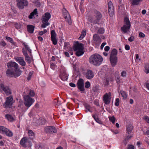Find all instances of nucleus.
<instances>
[{"label": "nucleus", "instance_id": "f257e3e1", "mask_svg": "<svg viewBox=\"0 0 149 149\" xmlns=\"http://www.w3.org/2000/svg\"><path fill=\"white\" fill-rule=\"evenodd\" d=\"M103 61V58L100 55L95 54L91 55L89 58V62L93 65L98 66Z\"/></svg>", "mask_w": 149, "mask_h": 149}, {"label": "nucleus", "instance_id": "f03ea898", "mask_svg": "<svg viewBox=\"0 0 149 149\" xmlns=\"http://www.w3.org/2000/svg\"><path fill=\"white\" fill-rule=\"evenodd\" d=\"M83 45L78 42L74 45V50L75 51H76V54L78 56H81L84 54V52L83 51Z\"/></svg>", "mask_w": 149, "mask_h": 149}, {"label": "nucleus", "instance_id": "7ed1b4c3", "mask_svg": "<svg viewBox=\"0 0 149 149\" xmlns=\"http://www.w3.org/2000/svg\"><path fill=\"white\" fill-rule=\"evenodd\" d=\"M51 17V15L49 13H45L42 16V24L41 25L42 28H45L47 26L49 25L50 24L48 22Z\"/></svg>", "mask_w": 149, "mask_h": 149}, {"label": "nucleus", "instance_id": "20e7f679", "mask_svg": "<svg viewBox=\"0 0 149 149\" xmlns=\"http://www.w3.org/2000/svg\"><path fill=\"white\" fill-rule=\"evenodd\" d=\"M23 98L24 104L28 108L30 107L35 101L34 99L31 97L29 95H24Z\"/></svg>", "mask_w": 149, "mask_h": 149}, {"label": "nucleus", "instance_id": "39448f33", "mask_svg": "<svg viewBox=\"0 0 149 149\" xmlns=\"http://www.w3.org/2000/svg\"><path fill=\"white\" fill-rule=\"evenodd\" d=\"M21 72L15 71L14 70L8 69L6 72L7 76L9 77H17L21 74Z\"/></svg>", "mask_w": 149, "mask_h": 149}, {"label": "nucleus", "instance_id": "423d86ee", "mask_svg": "<svg viewBox=\"0 0 149 149\" xmlns=\"http://www.w3.org/2000/svg\"><path fill=\"white\" fill-rule=\"evenodd\" d=\"M124 24L121 28V31L125 33H127L130 29L131 26V24L129 18L127 17H125L124 19Z\"/></svg>", "mask_w": 149, "mask_h": 149}, {"label": "nucleus", "instance_id": "0eeeda50", "mask_svg": "<svg viewBox=\"0 0 149 149\" xmlns=\"http://www.w3.org/2000/svg\"><path fill=\"white\" fill-rule=\"evenodd\" d=\"M20 144L22 147L26 148L27 146L31 147L32 146L31 142L29 140V138L26 137H23L21 139Z\"/></svg>", "mask_w": 149, "mask_h": 149}, {"label": "nucleus", "instance_id": "6e6552de", "mask_svg": "<svg viewBox=\"0 0 149 149\" xmlns=\"http://www.w3.org/2000/svg\"><path fill=\"white\" fill-rule=\"evenodd\" d=\"M8 68H10L11 69L14 70L15 71L21 72L19 69L18 68V65L15 62L10 61L8 62L7 64Z\"/></svg>", "mask_w": 149, "mask_h": 149}, {"label": "nucleus", "instance_id": "1a4fd4ad", "mask_svg": "<svg viewBox=\"0 0 149 149\" xmlns=\"http://www.w3.org/2000/svg\"><path fill=\"white\" fill-rule=\"evenodd\" d=\"M14 102H13V98L12 96H10L6 97V100L5 104L3 106L6 108L11 107Z\"/></svg>", "mask_w": 149, "mask_h": 149}, {"label": "nucleus", "instance_id": "9d476101", "mask_svg": "<svg viewBox=\"0 0 149 149\" xmlns=\"http://www.w3.org/2000/svg\"><path fill=\"white\" fill-rule=\"evenodd\" d=\"M44 132L49 134L55 133L57 132V130L55 127L53 126H47L44 128Z\"/></svg>", "mask_w": 149, "mask_h": 149}, {"label": "nucleus", "instance_id": "9b49d317", "mask_svg": "<svg viewBox=\"0 0 149 149\" xmlns=\"http://www.w3.org/2000/svg\"><path fill=\"white\" fill-rule=\"evenodd\" d=\"M63 16L66 20L68 22L69 24H71V20L69 13L66 9L64 8L62 10Z\"/></svg>", "mask_w": 149, "mask_h": 149}, {"label": "nucleus", "instance_id": "f8f14e48", "mask_svg": "<svg viewBox=\"0 0 149 149\" xmlns=\"http://www.w3.org/2000/svg\"><path fill=\"white\" fill-rule=\"evenodd\" d=\"M17 2V6L20 9H23L24 6H28L29 3L26 0H16Z\"/></svg>", "mask_w": 149, "mask_h": 149}, {"label": "nucleus", "instance_id": "ddd939ff", "mask_svg": "<svg viewBox=\"0 0 149 149\" xmlns=\"http://www.w3.org/2000/svg\"><path fill=\"white\" fill-rule=\"evenodd\" d=\"M0 88L4 91L6 95H8L11 94V90L8 86H5L2 84L0 85Z\"/></svg>", "mask_w": 149, "mask_h": 149}, {"label": "nucleus", "instance_id": "4468645a", "mask_svg": "<svg viewBox=\"0 0 149 149\" xmlns=\"http://www.w3.org/2000/svg\"><path fill=\"white\" fill-rule=\"evenodd\" d=\"M111 93H105L103 96V100L104 102L106 104H109L110 102Z\"/></svg>", "mask_w": 149, "mask_h": 149}, {"label": "nucleus", "instance_id": "2eb2a0df", "mask_svg": "<svg viewBox=\"0 0 149 149\" xmlns=\"http://www.w3.org/2000/svg\"><path fill=\"white\" fill-rule=\"evenodd\" d=\"M108 12L109 15L112 17L114 14V7L113 4L111 1H109L108 3Z\"/></svg>", "mask_w": 149, "mask_h": 149}, {"label": "nucleus", "instance_id": "dca6fc26", "mask_svg": "<svg viewBox=\"0 0 149 149\" xmlns=\"http://www.w3.org/2000/svg\"><path fill=\"white\" fill-rule=\"evenodd\" d=\"M51 40L53 44L56 45L57 43V39L56 38V35L54 30H52L51 32Z\"/></svg>", "mask_w": 149, "mask_h": 149}, {"label": "nucleus", "instance_id": "f3484780", "mask_svg": "<svg viewBox=\"0 0 149 149\" xmlns=\"http://www.w3.org/2000/svg\"><path fill=\"white\" fill-rule=\"evenodd\" d=\"M95 13L96 15V19L93 22H92L93 23V24H98V22H99L100 20L102 17V15L100 12L97 10L95 11Z\"/></svg>", "mask_w": 149, "mask_h": 149}, {"label": "nucleus", "instance_id": "a211bd4d", "mask_svg": "<svg viewBox=\"0 0 149 149\" xmlns=\"http://www.w3.org/2000/svg\"><path fill=\"white\" fill-rule=\"evenodd\" d=\"M78 88L81 91H84V82L83 80L81 79H79L77 83Z\"/></svg>", "mask_w": 149, "mask_h": 149}, {"label": "nucleus", "instance_id": "6ab92c4d", "mask_svg": "<svg viewBox=\"0 0 149 149\" xmlns=\"http://www.w3.org/2000/svg\"><path fill=\"white\" fill-rule=\"evenodd\" d=\"M22 52L25 57L26 61L28 63H30L31 62V58L28 55L27 51L25 49L24 47L22 48Z\"/></svg>", "mask_w": 149, "mask_h": 149}, {"label": "nucleus", "instance_id": "aec40b11", "mask_svg": "<svg viewBox=\"0 0 149 149\" xmlns=\"http://www.w3.org/2000/svg\"><path fill=\"white\" fill-rule=\"evenodd\" d=\"M15 59L22 66H25L26 65V63L24 60L23 57H16L15 58Z\"/></svg>", "mask_w": 149, "mask_h": 149}, {"label": "nucleus", "instance_id": "412c9836", "mask_svg": "<svg viewBox=\"0 0 149 149\" xmlns=\"http://www.w3.org/2000/svg\"><path fill=\"white\" fill-rule=\"evenodd\" d=\"M94 77V74L91 70H88L85 74V77L88 79L92 78Z\"/></svg>", "mask_w": 149, "mask_h": 149}, {"label": "nucleus", "instance_id": "4be33fe9", "mask_svg": "<svg viewBox=\"0 0 149 149\" xmlns=\"http://www.w3.org/2000/svg\"><path fill=\"white\" fill-rule=\"evenodd\" d=\"M110 59L112 66H115L116 64L118 61L117 56H110Z\"/></svg>", "mask_w": 149, "mask_h": 149}, {"label": "nucleus", "instance_id": "5701e85b", "mask_svg": "<svg viewBox=\"0 0 149 149\" xmlns=\"http://www.w3.org/2000/svg\"><path fill=\"white\" fill-rule=\"evenodd\" d=\"M35 27L31 25H28L27 26L28 31L30 33H33Z\"/></svg>", "mask_w": 149, "mask_h": 149}, {"label": "nucleus", "instance_id": "b1692460", "mask_svg": "<svg viewBox=\"0 0 149 149\" xmlns=\"http://www.w3.org/2000/svg\"><path fill=\"white\" fill-rule=\"evenodd\" d=\"M37 122V124L38 125H42L45 124L46 122L45 120L43 118H39Z\"/></svg>", "mask_w": 149, "mask_h": 149}, {"label": "nucleus", "instance_id": "393cba45", "mask_svg": "<svg viewBox=\"0 0 149 149\" xmlns=\"http://www.w3.org/2000/svg\"><path fill=\"white\" fill-rule=\"evenodd\" d=\"M22 44L25 47V48H24L25 50L26 49L30 53V55L31 56V53L32 52L31 50L30 49L29 46L27 45L24 42H23Z\"/></svg>", "mask_w": 149, "mask_h": 149}, {"label": "nucleus", "instance_id": "a878e982", "mask_svg": "<svg viewBox=\"0 0 149 149\" xmlns=\"http://www.w3.org/2000/svg\"><path fill=\"white\" fill-rule=\"evenodd\" d=\"M133 127L131 125H128L127 127V133L129 134L131 133L133 129Z\"/></svg>", "mask_w": 149, "mask_h": 149}, {"label": "nucleus", "instance_id": "bb28decb", "mask_svg": "<svg viewBox=\"0 0 149 149\" xmlns=\"http://www.w3.org/2000/svg\"><path fill=\"white\" fill-rule=\"evenodd\" d=\"M5 117L10 122H13L15 120L14 118L11 115L9 114H6Z\"/></svg>", "mask_w": 149, "mask_h": 149}, {"label": "nucleus", "instance_id": "cd10ccee", "mask_svg": "<svg viewBox=\"0 0 149 149\" xmlns=\"http://www.w3.org/2000/svg\"><path fill=\"white\" fill-rule=\"evenodd\" d=\"M141 1L142 0H131V3L133 5H139Z\"/></svg>", "mask_w": 149, "mask_h": 149}, {"label": "nucleus", "instance_id": "c85d7f7f", "mask_svg": "<svg viewBox=\"0 0 149 149\" xmlns=\"http://www.w3.org/2000/svg\"><path fill=\"white\" fill-rule=\"evenodd\" d=\"M86 31L85 30H84L81 32L80 36L79 37L78 39L79 40H82L86 35Z\"/></svg>", "mask_w": 149, "mask_h": 149}, {"label": "nucleus", "instance_id": "c756f323", "mask_svg": "<svg viewBox=\"0 0 149 149\" xmlns=\"http://www.w3.org/2000/svg\"><path fill=\"white\" fill-rule=\"evenodd\" d=\"M28 135L30 139H33L34 137V135L33 131L29 130L28 132Z\"/></svg>", "mask_w": 149, "mask_h": 149}, {"label": "nucleus", "instance_id": "7c9ffc66", "mask_svg": "<svg viewBox=\"0 0 149 149\" xmlns=\"http://www.w3.org/2000/svg\"><path fill=\"white\" fill-rule=\"evenodd\" d=\"M4 133H5L7 136L9 137H11L13 135L12 132L8 129H7V130Z\"/></svg>", "mask_w": 149, "mask_h": 149}, {"label": "nucleus", "instance_id": "2f4dec72", "mask_svg": "<svg viewBox=\"0 0 149 149\" xmlns=\"http://www.w3.org/2000/svg\"><path fill=\"white\" fill-rule=\"evenodd\" d=\"M117 52V50L116 49H113L111 52L110 56H116Z\"/></svg>", "mask_w": 149, "mask_h": 149}, {"label": "nucleus", "instance_id": "473e14b6", "mask_svg": "<svg viewBox=\"0 0 149 149\" xmlns=\"http://www.w3.org/2000/svg\"><path fill=\"white\" fill-rule=\"evenodd\" d=\"M7 128L3 126H0V133H4Z\"/></svg>", "mask_w": 149, "mask_h": 149}, {"label": "nucleus", "instance_id": "72a5a7b5", "mask_svg": "<svg viewBox=\"0 0 149 149\" xmlns=\"http://www.w3.org/2000/svg\"><path fill=\"white\" fill-rule=\"evenodd\" d=\"M120 93L124 99H126L127 97V94L125 91H120Z\"/></svg>", "mask_w": 149, "mask_h": 149}, {"label": "nucleus", "instance_id": "f704fd0d", "mask_svg": "<svg viewBox=\"0 0 149 149\" xmlns=\"http://www.w3.org/2000/svg\"><path fill=\"white\" fill-rule=\"evenodd\" d=\"M145 68V72L147 74L149 73V64L148 63L146 64Z\"/></svg>", "mask_w": 149, "mask_h": 149}, {"label": "nucleus", "instance_id": "c9c22d12", "mask_svg": "<svg viewBox=\"0 0 149 149\" xmlns=\"http://www.w3.org/2000/svg\"><path fill=\"white\" fill-rule=\"evenodd\" d=\"M6 40L11 42L13 45L15 44V42L12 38L8 36H6Z\"/></svg>", "mask_w": 149, "mask_h": 149}, {"label": "nucleus", "instance_id": "e433bc0d", "mask_svg": "<svg viewBox=\"0 0 149 149\" xmlns=\"http://www.w3.org/2000/svg\"><path fill=\"white\" fill-rule=\"evenodd\" d=\"M109 120L113 123H115L116 119L114 116H109Z\"/></svg>", "mask_w": 149, "mask_h": 149}, {"label": "nucleus", "instance_id": "4c0bfd02", "mask_svg": "<svg viewBox=\"0 0 149 149\" xmlns=\"http://www.w3.org/2000/svg\"><path fill=\"white\" fill-rule=\"evenodd\" d=\"M93 39L95 41H97L100 39V37L97 34H95L93 36Z\"/></svg>", "mask_w": 149, "mask_h": 149}, {"label": "nucleus", "instance_id": "58836bf2", "mask_svg": "<svg viewBox=\"0 0 149 149\" xmlns=\"http://www.w3.org/2000/svg\"><path fill=\"white\" fill-rule=\"evenodd\" d=\"M96 114L93 115V117L95 119V120L96 121V122H97L98 123H100L101 121L98 118H97L96 117Z\"/></svg>", "mask_w": 149, "mask_h": 149}, {"label": "nucleus", "instance_id": "ea45409f", "mask_svg": "<svg viewBox=\"0 0 149 149\" xmlns=\"http://www.w3.org/2000/svg\"><path fill=\"white\" fill-rule=\"evenodd\" d=\"M85 108L87 110L86 111V112H87V110L90 112H91L90 110L91 107L89 105L87 104H85Z\"/></svg>", "mask_w": 149, "mask_h": 149}, {"label": "nucleus", "instance_id": "a19ab883", "mask_svg": "<svg viewBox=\"0 0 149 149\" xmlns=\"http://www.w3.org/2000/svg\"><path fill=\"white\" fill-rule=\"evenodd\" d=\"M104 31V29L102 28H100L98 30V33L101 34H103Z\"/></svg>", "mask_w": 149, "mask_h": 149}, {"label": "nucleus", "instance_id": "79ce46f5", "mask_svg": "<svg viewBox=\"0 0 149 149\" xmlns=\"http://www.w3.org/2000/svg\"><path fill=\"white\" fill-rule=\"evenodd\" d=\"M35 95L34 91L33 90H31L30 91L29 93V95L30 97H33Z\"/></svg>", "mask_w": 149, "mask_h": 149}, {"label": "nucleus", "instance_id": "37998d69", "mask_svg": "<svg viewBox=\"0 0 149 149\" xmlns=\"http://www.w3.org/2000/svg\"><path fill=\"white\" fill-rule=\"evenodd\" d=\"M64 47L65 49H68L70 47L69 44L68 43L65 42L64 44Z\"/></svg>", "mask_w": 149, "mask_h": 149}, {"label": "nucleus", "instance_id": "c03bdc74", "mask_svg": "<svg viewBox=\"0 0 149 149\" xmlns=\"http://www.w3.org/2000/svg\"><path fill=\"white\" fill-rule=\"evenodd\" d=\"M90 83L89 81H87L86 82L85 84V87L86 88H88L90 87Z\"/></svg>", "mask_w": 149, "mask_h": 149}, {"label": "nucleus", "instance_id": "a18cd8bd", "mask_svg": "<svg viewBox=\"0 0 149 149\" xmlns=\"http://www.w3.org/2000/svg\"><path fill=\"white\" fill-rule=\"evenodd\" d=\"M119 98H116V100L115 103V106H119Z\"/></svg>", "mask_w": 149, "mask_h": 149}, {"label": "nucleus", "instance_id": "49530a36", "mask_svg": "<svg viewBox=\"0 0 149 149\" xmlns=\"http://www.w3.org/2000/svg\"><path fill=\"white\" fill-rule=\"evenodd\" d=\"M33 3H35L36 5H37V6H39L40 5V3L39 1L38 0H35L33 2Z\"/></svg>", "mask_w": 149, "mask_h": 149}, {"label": "nucleus", "instance_id": "de8ad7c7", "mask_svg": "<svg viewBox=\"0 0 149 149\" xmlns=\"http://www.w3.org/2000/svg\"><path fill=\"white\" fill-rule=\"evenodd\" d=\"M39 118L38 117H34L33 118V123H36L37 124V122L39 120Z\"/></svg>", "mask_w": 149, "mask_h": 149}, {"label": "nucleus", "instance_id": "09e8293b", "mask_svg": "<svg viewBox=\"0 0 149 149\" xmlns=\"http://www.w3.org/2000/svg\"><path fill=\"white\" fill-rule=\"evenodd\" d=\"M126 72L125 71H123L121 73V76L123 77H125L126 76Z\"/></svg>", "mask_w": 149, "mask_h": 149}, {"label": "nucleus", "instance_id": "8fccbe9b", "mask_svg": "<svg viewBox=\"0 0 149 149\" xmlns=\"http://www.w3.org/2000/svg\"><path fill=\"white\" fill-rule=\"evenodd\" d=\"M32 74H33V72H31L29 73L28 74V76L27 78V79L28 80H29L30 79L32 75Z\"/></svg>", "mask_w": 149, "mask_h": 149}, {"label": "nucleus", "instance_id": "3c124183", "mask_svg": "<svg viewBox=\"0 0 149 149\" xmlns=\"http://www.w3.org/2000/svg\"><path fill=\"white\" fill-rule=\"evenodd\" d=\"M134 147L132 145H128V147L127 149H134Z\"/></svg>", "mask_w": 149, "mask_h": 149}, {"label": "nucleus", "instance_id": "603ef678", "mask_svg": "<svg viewBox=\"0 0 149 149\" xmlns=\"http://www.w3.org/2000/svg\"><path fill=\"white\" fill-rule=\"evenodd\" d=\"M6 45V43L4 41H1L0 42V45L3 47H4Z\"/></svg>", "mask_w": 149, "mask_h": 149}, {"label": "nucleus", "instance_id": "864d4df0", "mask_svg": "<svg viewBox=\"0 0 149 149\" xmlns=\"http://www.w3.org/2000/svg\"><path fill=\"white\" fill-rule=\"evenodd\" d=\"M139 36L140 38H144L145 36V35L143 33L140 32L139 33Z\"/></svg>", "mask_w": 149, "mask_h": 149}, {"label": "nucleus", "instance_id": "5fc2aeb1", "mask_svg": "<svg viewBox=\"0 0 149 149\" xmlns=\"http://www.w3.org/2000/svg\"><path fill=\"white\" fill-rule=\"evenodd\" d=\"M133 134H131L130 135H127L126 138L128 140L131 139L133 136Z\"/></svg>", "mask_w": 149, "mask_h": 149}, {"label": "nucleus", "instance_id": "6e6d98bb", "mask_svg": "<svg viewBox=\"0 0 149 149\" xmlns=\"http://www.w3.org/2000/svg\"><path fill=\"white\" fill-rule=\"evenodd\" d=\"M143 119L145 120L148 123H149V117L148 116H145L144 117Z\"/></svg>", "mask_w": 149, "mask_h": 149}, {"label": "nucleus", "instance_id": "4d7b16f0", "mask_svg": "<svg viewBox=\"0 0 149 149\" xmlns=\"http://www.w3.org/2000/svg\"><path fill=\"white\" fill-rule=\"evenodd\" d=\"M143 132L144 134L149 135V129H148L146 131H143Z\"/></svg>", "mask_w": 149, "mask_h": 149}, {"label": "nucleus", "instance_id": "13d9d810", "mask_svg": "<svg viewBox=\"0 0 149 149\" xmlns=\"http://www.w3.org/2000/svg\"><path fill=\"white\" fill-rule=\"evenodd\" d=\"M15 26L17 29H19L20 28V26L17 23L15 24Z\"/></svg>", "mask_w": 149, "mask_h": 149}, {"label": "nucleus", "instance_id": "bf43d9fd", "mask_svg": "<svg viewBox=\"0 0 149 149\" xmlns=\"http://www.w3.org/2000/svg\"><path fill=\"white\" fill-rule=\"evenodd\" d=\"M68 52L71 55H72L73 54V52H72V49L70 47L69 49Z\"/></svg>", "mask_w": 149, "mask_h": 149}, {"label": "nucleus", "instance_id": "052dcab7", "mask_svg": "<svg viewBox=\"0 0 149 149\" xmlns=\"http://www.w3.org/2000/svg\"><path fill=\"white\" fill-rule=\"evenodd\" d=\"M134 37L133 36H131L130 38H129L128 40L130 42H132L134 40Z\"/></svg>", "mask_w": 149, "mask_h": 149}, {"label": "nucleus", "instance_id": "680f3d73", "mask_svg": "<svg viewBox=\"0 0 149 149\" xmlns=\"http://www.w3.org/2000/svg\"><path fill=\"white\" fill-rule=\"evenodd\" d=\"M32 13L35 15L37 14V9L36 8H35L33 10V11L32 12Z\"/></svg>", "mask_w": 149, "mask_h": 149}, {"label": "nucleus", "instance_id": "e2e57ef3", "mask_svg": "<svg viewBox=\"0 0 149 149\" xmlns=\"http://www.w3.org/2000/svg\"><path fill=\"white\" fill-rule=\"evenodd\" d=\"M125 48L126 50H128L130 49V47L128 45H126L125 46Z\"/></svg>", "mask_w": 149, "mask_h": 149}, {"label": "nucleus", "instance_id": "0e129e2a", "mask_svg": "<svg viewBox=\"0 0 149 149\" xmlns=\"http://www.w3.org/2000/svg\"><path fill=\"white\" fill-rule=\"evenodd\" d=\"M116 81L118 83H119L120 82V78L119 76H118L116 78Z\"/></svg>", "mask_w": 149, "mask_h": 149}, {"label": "nucleus", "instance_id": "69168bd1", "mask_svg": "<svg viewBox=\"0 0 149 149\" xmlns=\"http://www.w3.org/2000/svg\"><path fill=\"white\" fill-rule=\"evenodd\" d=\"M106 42H103L102 43L101 46H100V48L101 49H102L104 47V46L106 44Z\"/></svg>", "mask_w": 149, "mask_h": 149}, {"label": "nucleus", "instance_id": "338daca9", "mask_svg": "<svg viewBox=\"0 0 149 149\" xmlns=\"http://www.w3.org/2000/svg\"><path fill=\"white\" fill-rule=\"evenodd\" d=\"M70 86L72 87H74L76 86V85L74 83H69Z\"/></svg>", "mask_w": 149, "mask_h": 149}, {"label": "nucleus", "instance_id": "774afa93", "mask_svg": "<svg viewBox=\"0 0 149 149\" xmlns=\"http://www.w3.org/2000/svg\"><path fill=\"white\" fill-rule=\"evenodd\" d=\"M110 47L109 46H106L104 48V50L105 51H108Z\"/></svg>", "mask_w": 149, "mask_h": 149}]
</instances>
